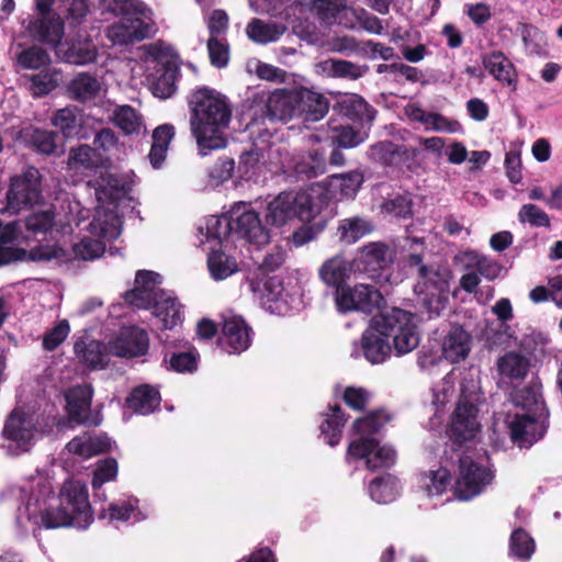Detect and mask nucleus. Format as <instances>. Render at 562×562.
<instances>
[{"instance_id": "1", "label": "nucleus", "mask_w": 562, "mask_h": 562, "mask_svg": "<svg viewBox=\"0 0 562 562\" xmlns=\"http://www.w3.org/2000/svg\"><path fill=\"white\" fill-rule=\"evenodd\" d=\"M188 103L190 130L200 154L206 156L212 150L225 148V131L232 117L227 98L214 89L202 87L190 94Z\"/></svg>"}, {"instance_id": "2", "label": "nucleus", "mask_w": 562, "mask_h": 562, "mask_svg": "<svg viewBox=\"0 0 562 562\" xmlns=\"http://www.w3.org/2000/svg\"><path fill=\"white\" fill-rule=\"evenodd\" d=\"M405 261L416 268L419 280L415 293L429 317L439 316L447 307L450 294L452 273L447 267H427L423 263L426 250L423 238H406L403 246Z\"/></svg>"}, {"instance_id": "3", "label": "nucleus", "mask_w": 562, "mask_h": 562, "mask_svg": "<svg viewBox=\"0 0 562 562\" xmlns=\"http://www.w3.org/2000/svg\"><path fill=\"white\" fill-rule=\"evenodd\" d=\"M101 7L121 16L106 30V37L114 45L134 44L157 32L153 10L140 0H102Z\"/></svg>"}, {"instance_id": "4", "label": "nucleus", "mask_w": 562, "mask_h": 562, "mask_svg": "<svg viewBox=\"0 0 562 562\" xmlns=\"http://www.w3.org/2000/svg\"><path fill=\"white\" fill-rule=\"evenodd\" d=\"M327 205V192L321 184H313L299 192H281L266 209V223L281 227L294 218L310 222Z\"/></svg>"}, {"instance_id": "5", "label": "nucleus", "mask_w": 562, "mask_h": 562, "mask_svg": "<svg viewBox=\"0 0 562 562\" xmlns=\"http://www.w3.org/2000/svg\"><path fill=\"white\" fill-rule=\"evenodd\" d=\"M515 403L525 408L527 413L516 414L508 422L510 437L520 447L531 446L546 432L544 419L548 413L544 401L539 390L526 387L515 396Z\"/></svg>"}, {"instance_id": "6", "label": "nucleus", "mask_w": 562, "mask_h": 562, "mask_svg": "<svg viewBox=\"0 0 562 562\" xmlns=\"http://www.w3.org/2000/svg\"><path fill=\"white\" fill-rule=\"evenodd\" d=\"M121 218L112 207L98 206L88 229L99 239L85 237L75 244L72 247L75 258L81 260L99 258L104 252V243L117 238L121 235Z\"/></svg>"}, {"instance_id": "7", "label": "nucleus", "mask_w": 562, "mask_h": 562, "mask_svg": "<svg viewBox=\"0 0 562 562\" xmlns=\"http://www.w3.org/2000/svg\"><path fill=\"white\" fill-rule=\"evenodd\" d=\"M379 330L392 339V349L397 356L415 350L420 342L418 319L412 312L392 308L378 316Z\"/></svg>"}, {"instance_id": "8", "label": "nucleus", "mask_w": 562, "mask_h": 562, "mask_svg": "<svg viewBox=\"0 0 562 562\" xmlns=\"http://www.w3.org/2000/svg\"><path fill=\"white\" fill-rule=\"evenodd\" d=\"M38 437V423L34 414L22 408H14L9 414L2 428V438L10 454L20 456L30 451Z\"/></svg>"}, {"instance_id": "9", "label": "nucleus", "mask_w": 562, "mask_h": 562, "mask_svg": "<svg viewBox=\"0 0 562 562\" xmlns=\"http://www.w3.org/2000/svg\"><path fill=\"white\" fill-rule=\"evenodd\" d=\"M16 520L23 529L76 527L74 514L60 505V503L57 506L50 505L47 508H43L40 499H33L32 497L19 507Z\"/></svg>"}, {"instance_id": "10", "label": "nucleus", "mask_w": 562, "mask_h": 562, "mask_svg": "<svg viewBox=\"0 0 562 562\" xmlns=\"http://www.w3.org/2000/svg\"><path fill=\"white\" fill-rule=\"evenodd\" d=\"M334 301L340 313L361 312L371 314L381 306L383 296L380 291L371 284L357 283L350 285L346 283L335 291Z\"/></svg>"}, {"instance_id": "11", "label": "nucleus", "mask_w": 562, "mask_h": 562, "mask_svg": "<svg viewBox=\"0 0 562 562\" xmlns=\"http://www.w3.org/2000/svg\"><path fill=\"white\" fill-rule=\"evenodd\" d=\"M16 238V231L13 225H7L0 233V266L12 261L30 259L32 261H49L53 259L64 260L66 250L58 245H40L26 252L23 249L11 247L10 244Z\"/></svg>"}, {"instance_id": "12", "label": "nucleus", "mask_w": 562, "mask_h": 562, "mask_svg": "<svg viewBox=\"0 0 562 562\" xmlns=\"http://www.w3.org/2000/svg\"><path fill=\"white\" fill-rule=\"evenodd\" d=\"M493 481V473L470 458L460 461V473L456 482L454 493L461 501H469L483 492Z\"/></svg>"}, {"instance_id": "13", "label": "nucleus", "mask_w": 562, "mask_h": 562, "mask_svg": "<svg viewBox=\"0 0 562 562\" xmlns=\"http://www.w3.org/2000/svg\"><path fill=\"white\" fill-rule=\"evenodd\" d=\"M59 503L75 516L76 528L85 529L92 520L88 491L80 481L65 482L60 493Z\"/></svg>"}, {"instance_id": "14", "label": "nucleus", "mask_w": 562, "mask_h": 562, "mask_svg": "<svg viewBox=\"0 0 562 562\" xmlns=\"http://www.w3.org/2000/svg\"><path fill=\"white\" fill-rule=\"evenodd\" d=\"M348 458L362 459L370 470L390 468L395 463L396 451L391 446H380L370 438H359L348 447Z\"/></svg>"}, {"instance_id": "15", "label": "nucleus", "mask_w": 562, "mask_h": 562, "mask_svg": "<svg viewBox=\"0 0 562 562\" xmlns=\"http://www.w3.org/2000/svg\"><path fill=\"white\" fill-rule=\"evenodd\" d=\"M160 276L153 271H138L135 286L125 294V301L137 308H153L166 295L159 288Z\"/></svg>"}, {"instance_id": "16", "label": "nucleus", "mask_w": 562, "mask_h": 562, "mask_svg": "<svg viewBox=\"0 0 562 562\" xmlns=\"http://www.w3.org/2000/svg\"><path fill=\"white\" fill-rule=\"evenodd\" d=\"M148 336L142 328L123 327L108 345L110 352L115 357H139L148 349Z\"/></svg>"}, {"instance_id": "17", "label": "nucleus", "mask_w": 562, "mask_h": 562, "mask_svg": "<svg viewBox=\"0 0 562 562\" xmlns=\"http://www.w3.org/2000/svg\"><path fill=\"white\" fill-rule=\"evenodd\" d=\"M481 429L477 408L467 400L459 402L451 423V437L457 441L473 439Z\"/></svg>"}, {"instance_id": "18", "label": "nucleus", "mask_w": 562, "mask_h": 562, "mask_svg": "<svg viewBox=\"0 0 562 562\" xmlns=\"http://www.w3.org/2000/svg\"><path fill=\"white\" fill-rule=\"evenodd\" d=\"M74 352L77 361L91 370L105 368L112 357L109 345L89 337L76 340Z\"/></svg>"}, {"instance_id": "19", "label": "nucleus", "mask_w": 562, "mask_h": 562, "mask_svg": "<svg viewBox=\"0 0 562 562\" xmlns=\"http://www.w3.org/2000/svg\"><path fill=\"white\" fill-rule=\"evenodd\" d=\"M25 30L33 40L57 48L64 36V22L59 15H38L29 19Z\"/></svg>"}, {"instance_id": "20", "label": "nucleus", "mask_w": 562, "mask_h": 562, "mask_svg": "<svg viewBox=\"0 0 562 562\" xmlns=\"http://www.w3.org/2000/svg\"><path fill=\"white\" fill-rule=\"evenodd\" d=\"M355 272V262L342 254L326 259L318 268V278L328 288L338 290L344 286Z\"/></svg>"}, {"instance_id": "21", "label": "nucleus", "mask_w": 562, "mask_h": 562, "mask_svg": "<svg viewBox=\"0 0 562 562\" xmlns=\"http://www.w3.org/2000/svg\"><path fill=\"white\" fill-rule=\"evenodd\" d=\"M251 291L258 302L271 313H282L284 300V288L278 277H267L250 284Z\"/></svg>"}, {"instance_id": "22", "label": "nucleus", "mask_w": 562, "mask_h": 562, "mask_svg": "<svg viewBox=\"0 0 562 562\" xmlns=\"http://www.w3.org/2000/svg\"><path fill=\"white\" fill-rule=\"evenodd\" d=\"M93 390L91 385L82 384L69 389L66 394V409L69 418L77 424H91V401ZM94 424H98L94 422Z\"/></svg>"}, {"instance_id": "23", "label": "nucleus", "mask_w": 562, "mask_h": 562, "mask_svg": "<svg viewBox=\"0 0 562 562\" xmlns=\"http://www.w3.org/2000/svg\"><path fill=\"white\" fill-rule=\"evenodd\" d=\"M353 3L355 0H315L313 9L327 23H338L347 29H355Z\"/></svg>"}, {"instance_id": "24", "label": "nucleus", "mask_w": 562, "mask_h": 562, "mask_svg": "<svg viewBox=\"0 0 562 562\" xmlns=\"http://www.w3.org/2000/svg\"><path fill=\"white\" fill-rule=\"evenodd\" d=\"M234 218L236 232L251 244L266 245L270 235L262 226L258 213L247 209L246 205L238 206Z\"/></svg>"}, {"instance_id": "25", "label": "nucleus", "mask_w": 562, "mask_h": 562, "mask_svg": "<svg viewBox=\"0 0 562 562\" xmlns=\"http://www.w3.org/2000/svg\"><path fill=\"white\" fill-rule=\"evenodd\" d=\"M250 328L238 316H229L224 319L221 345L228 353H240L250 345Z\"/></svg>"}, {"instance_id": "26", "label": "nucleus", "mask_w": 562, "mask_h": 562, "mask_svg": "<svg viewBox=\"0 0 562 562\" xmlns=\"http://www.w3.org/2000/svg\"><path fill=\"white\" fill-rule=\"evenodd\" d=\"M56 54L65 63L86 65L97 59L98 50L90 38L79 35L70 43H60Z\"/></svg>"}, {"instance_id": "27", "label": "nucleus", "mask_w": 562, "mask_h": 562, "mask_svg": "<svg viewBox=\"0 0 562 562\" xmlns=\"http://www.w3.org/2000/svg\"><path fill=\"white\" fill-rule=\"evenodd\" d=\"M472 338L462 326L453 325L441 344L442 356L451 363L464 360L471 350Z\"/></svg>"}, {"instance_id": "28", "label": "nucleus", "mask_w": 562, "mask_h": 562, "mask_svg": "<svg viewBox=\"0 0 562 562\" xmlns=\"http://www.w3.org/2000/svg\"><path fill=\"white\" fill-rule=\"evenodd\" d=\"M297 88L276 90L267 101L268 115L279 121H288L297 116Z\"/></svg>"}, {"instance_id": "29", "label": "nucleus", "mask_w": 562, "mask_h": 562, "mask_svg": "<svg viewBox=\"0 0 562 562\" xmlns=\"http://www.w3.org/2000/svg\"><path fill=\"white\" fill-rule=\"evenodd\" d=\"M379 330L378 317L362 334L361 347L363 355L371 363H382L390 356L392 347Z\"/></svg>"}, {"instance_id": "30", "label": "nucleus", "mask_w": 562, "mask_h": 562, "mask_svg": "<svg viewBox=\"0 0 562 562\" xmlns=\"http://www.w3.org/2000/svg\"><path fill=\"white\" fill-rule=\"evenodd\" d=\"M297 116L304 117L305 121H319L328 112L326 98L307 88H297Z\"/></svg>"}, {"instance_id": "31", "label": "nucleus", "mask_w": 562, "mask_h": 562, "mask_svg": "<svg viewBox=\"0 0 562 562\" xmlns=\"http://www.w3.org/2000/svg\"><path fill=\"white\" fill-rule=\"evenodd\" d=\"M484 68L492 75L497 81L510 86L513 90H516V71L513 63L501 52H493L486 54L483 57Z\"/></svg>"}, {"instance_id": "32", "label": "nucleus", "mask_w": 562, "mask_h": 562, "mask_svg": "<svg viewBox=\"0 0 562 562\" xmlns=\"http://www.w3.org/2000/svg\"><path fill=\"white\" fill-rule=\"evenodd\" d=\"M456 259L464 270H473L488 280L496 279L502 271L497 262L473 250L463 251Z\"/></svg>"}, {"instance_id": "33", "label": "nucleus", "mask_w": 562, "mask_h": 562, "mask_svg": "<svg viewBox=\"0 0 562 562\" xmlns=\"http://www.w3.org/2000/svg\"><path fill=\"white\" fill-rule=\"evenodd\" d=\"M111 448V441L106 436H89L82 435L74 438L67 443L70 453L78 454L82 458H91L95 454L103 453Z\"/></svg>"}, {"instance_id": "34", "label": "nucleus", "mask_w": 562, "mask_h": 562, "mask_svg": "<svg viewBox=\"0 0 562 562\" xmlns=\"http://www.w3.org/2000/svg\"><path fill=\"white\" fill-rule=\"evenodd\" d=\"M37 189L29 181L23 179H13L8 191V207L13 212H19L38 199Z\"/></svg>"}, {"instance_id": "35", "label": "nucleus", "mask_w": 562, "mask_h": 562, "mask_svg": "<svg viewBox=\"0 0 562 562\" xmlns=\"http://www.w3.org/2000/svg\"><path fill=\"white\" fill-rule=\"evenodd\" d=\"M530 369V359L518 351H508L497 360V370L503 378L522 380Z\"/></svg>"}, {"instance_id": "36", "label": "nucleus", "mask_w": 562, "mask_h": 562, "mask_svg": "<svg viewBox=\"0 0 562 562\" xmlns=\"http://www.w3.org/2000/svg\"><path fill=\"white\" fill-rule=\"evenodd\" d=\"M102 90L98 78L87 74H78L69 83L68 91L72 99L86 102L93 100Z\"/></svg>"}, {"instance_id": "37", "label": "nucleus", "mask_w": 562, "mask_h": 562, "mask_svg": "<svg viewBox=\"0 0 562 562\" xmlns=\"http://www.w3.org/2000/svg\"><path fill=\"white\" fill-rule=\"evenodd\" d=\"M285 30L286 27L283 24L254 19L248 23L246 33L252 42L268 44L278 41Z\"/></svg>"}, {"instance_id": "38", "label": "nucleus", "mask_w": 562, "mask_h": 562, "mask_svg": "<svg viewBox=\"0 0 562 562\" xmlns=\"http://www.w3.org/2000/svg\"><path fill=\"white\" fill-rule=\"evenodd\" d=\"M128 407L134 412L147 415L155 411L160 404L159 392L148 385L136 387L127 398Z\"/></svg>"}, {"instance_id": "39", "label": "nucleus", "mask_w": 562, "mask_h": 562, "mask_svg": "<svg viewBox=\"0 0 562 562\" xmlns=\"http://www.w3.org/2000/svg\"><path fill=\"white\" fill-rule=\"evenodd\" d=\"M154 315L165 329L173 328L181 321V305L170 293L156 302Z\"/></svg>"}, {"instance_id": "40", "label": "nucleus", "mask_w": 562, "mask_h": 562, "mask_svg": "<svg viewBox=\"0 0 562 562\" xmlns=\"http://www.w3.org/2000/svg\"><path fill=\"white\" fill-rule=\"evenodd\" d=\"M112 122L126 135L145 131L142 116L131 105H119L112 113Z\"/></svg>"}, {"instance_id": "41", "label": "nucleus", "mask_w": 562, "mask_h": 562, "mask_svg": "<svg viewBox=\"0 0 562 562\" xmlns=\"http://www.w3.org/2000/svg\"><path fill=\"white\" fill-rule=\"evenodd\" d=\"M372 231V224L359 216L344 218L337 227L339 239L345 244H355Z\"/></svg>"}, {"instance_id": "42", "label": "nucleus", "mask_w": 562, "mask_h": 562, "mask_svg": "<svg viewBox=\"0 0 562 562\" xmlns=\"http://www.w3.org/2000/svg\"><path fill=\"white\" fill-rule=\"evenodd\" d=\"M231 227V222L226 217L211 216L207 218L205 227L199 228L200 244H210L209 249H215L221 245V240L225 237Z\"/></svg>"}, {"instance_id": "43", "label": "nucleus", "mask_w": 562, "mask_h": 562, "mask_svg": "<svg viewBox=\"0 0 562 562\" xmlns=\"http://www.w3.org/2000/svg\"><path fill=\"white\" fill-rule=\"evenodd\" d=\"M450 474L447 469L430 470L419 475V487L427 496L441 495L450 484Z\"/></svg>"}, {"instance_id": "44", "label": "nucleus", "mask_w": 562, "mask_h": 562, "mask_svg": "<svg viewBox=\"0 0 562 562\" xmlns=\"http://www.w3.org/2000/svg\"><path fill=\"white\" fill-rule=\"evenodd\" d=\"M371 498L381 504L393 502L400 493V483L397 479L387 474L373 480L369 485Z\"/></svg>"}, {"instance_id": "45", "label": "nucleus", "mask_w": 562, "mask_h": 562, "mask_svg": "<svg viewBox=\"0 0 562 562\" xmlns=\"http://www.w3.org/2000/svg\"><path fill=\"white\" fill-rule=\"evenodd\" d=\"M363 262L373 268H384L393 261V251L382 241H372L361 247Z\"/></svg>"}, {"instance_id": "46", "label": "nucleus", "mask_w": 562, "mask_h": 562, "mask_svg": "<svg viewBox=\"0 0 562 562\" xmlns=\"http://www.w3.org/2000/svg\"><path fill=\"white\" fill-rule=\"evenodd\" d=\"M178 71L177 63L168 61L161 69L159 77L151 83L153 94L160 99L170 98L177 89L176 81Z\"/></svg>"}, {"instance_id": "47", "label": "nucleus", "mask_w": 562, "mask_h": 562, "mask_svg": "<svg viewBox=\"0 0 562 562\" xmlns=\"http://www.w3.org/2000/svg\"><path fill=\"white\" fill-rule=\"evenodd\" d=\"M52 123L66 137H71L79 132L82 125V114L76 108L60 109L54 114Z\"/></svg>"}, {"instance_id": "48", "label": "nucleus", "mask_w": 562, "mask_h": 562, "mask_svg": "<svg viewBox=\"0 0 562 562\" xmlns=\"http://www.w3.org/2000/svg\"><path fill=\"white\" fill-rule=\"evenodd\" d=\"M209 255L207 267L215 280H223L237 271V263L224 252L214 250Z\"/></svg>"}, {"instance_id": "49", "label": "nucleus", "mask_w": 562, "mask_h": 562, "mask_svg": "<svg viewBox=\"0 0 562 562\" xmlns=\"http://www.w3.org/2000/svg\"><path fill=\"white\" fill-rule=\"evenodd\" d=\"M389 420L390 417L385 412L376 411L358 418L353 423L352 428L360 438H369V436L378 432Z\"/></svg>"}, {"instance_id": "50", "label": "nucleus", "mask_w": 562, "mask_h": 562, "mask_svg": "<svg viewBox=\"0 0 562 562\" xmlns=\"http://www.w3.org/2000/svg\"><path fill=\"white\" fill-rule=\"evenodd\" d=\"M323 69L334 77L358 79L366 74L368 68L347 60L328 59L323 63Z\"/></svg>"}, {"instance_id": "51", "label": "nucleus", "mask_w": 562, "mask_h": 562, "mask_svg": "<svg viewBox=\"0 0 562 562\" xmlns=\"http://www.w3.org/2000/svg\"><path fill=\"white\" fill-rule=\"evenodd\" d=\"M331 413L326 417L321 426L322 434L327 437L329 446L334 447L338 445L341 438V429L345 425L346 419L344 418L341 411L338 406L330 409Z\"/></svg>"}, {"instance_id": "52", "label": "nucleus", "mask_w": 562, "mask_h": 562, "mask_svg": "<svg viewBox=\"0 0 562 562\" xmlns=\"http://www.w3.org/2000/svg\"><path fill=\"white\" fill-rule=\"evenodd\" d=\"M535 551L532 538L522 529H516L510 538V552L521 561L528 560Z\"/></svg>"}, {"instance_id": "53", "label": "nucleus", "mask_w": 562, "mask_h": 562, "mask_svg": "<svg viewBox=\"0 0 562 562\" xmlns=\"http://www.w3.org/2000/svg\"><path fill=\"white\" fill-rule=\"evenodd\" d=\"M520 223H528L535 227H550L549 215L539 206L528 203L524 204L518 212Z\"/></svg>"}, {"instance_id": "54", "label": "nucleus", "mask_w": 562, "mask_h": 562, "mask_svg": "<svg viewBox=\"0 0 562 562\" xmlns=\"http://www.w3.org/2000/svg\"><path fill=\"white\" fill-rule=\"evenodd\" d=\"M293 171L297 176L315 177L325 172V159L318 154L310 155L306 159L302 158L293 166Z\"/></svg>"}, {"instance_id": "55", "label": "nucleus", "mask_w": 562, "mask_h": 562, "mask_svg": "<svg viewBox=\"0 0 562 562\" xmlns=\"http://www.w3.org/2000/svg\"><path fill=\"white\" fill-rule=\"evenodd\" d=\"M93 144L109 157H119L121 145L115 133L111 128L101 130L94 137Z\"/></svg>"}, {"instance_id": "56", "label": "nucleus", "mask_w": 562, "mask_h": 562, "mask_svg": "<svg viewBox=\"0 0 562 562\" xmlns=\"http://www.w3.org/2000/svg\"><path fill=\"white\" fill-rule=\"evenodd\" d=\"M94 149L88 145H81L78 148L71 149L68 157V166L71 169H90L95 166Z\"/></svg>"}, {"instance_id": "57", "label": "nucleus", "mask_w": 562, "mask_h": 562, "mask_svg": "<svg viewBox=\"0 0 562 562\" xmlns=\"http://www.w3.org/2000/svg\"><path fill=\"white\" fill-rule=\"evenodd\" d=\"M117 475V463L114 459H105L97 463V468L92 479V487L94 491Z\"/></svg>"}, {"instance_id": "58", "label": "nucleus", "mask_w": 562, "mask_h": 562, "mask_svg": "<svg viewBox=\"0 0 562 562\" xmlns=\"http://www.w3.org/2000/svg\"><path fill=\"white\" fill-rule=\"evenodd\" d=\"M425 128L427 131L431 130V131L439 132V133H450V134H456V133L462 132V126L458 121L446 117L439 113H430L429 114V117L427 120Z\"/></svg>"}, {"instance_id": "59", "label": "nucleus", "mask_w": 562, "mask_h": 562, "mask_svg": "<svg viewBox=\"0 0 562 562\" xmlns=\"http://www.w3.org/2000/svg\"><path fill=\"white\" fill-rule=\"evenodd\" d=\"M331 140L342 148H352L363 142L362 136L350 126H338L333 128Z\"/></svg>"}, {"instance_id": "60", "label": "nucleus", "mask_w": 562, "mask_h": 562, "mask_svg": "<svg viewBox=\"0 0 562 562\" xmlns=\"http://www.w3.org/2000/svg\"><path fill=\"white\" fill-rule=\"evenodd\" d=\"M333 180L338 181L341 195L353 198L363 182V176L358 171L334 176Z\"/></svg>"}, {"instance_id": "61", "label": "nucleus", "mask_w": 562, "mask_h": 562, "mask_svg": "<svg viewBox=\"0 0 562 562\" xmlns=\"http://www.w3.org/2000/svg\"><path fill=\"white\" fill-rule=\"evenodd\" d=\"M18 61L24 68L36 69L48 64L49 57L44 49L31 47L19 55Z\"/></svg>"}, {"instance_id": "62", "label": "nucleus", "mask_w": 562, "mask_h": 562, "mask_svg": "<svg viewBox=\"0 0 562 562\" xmlns=\"http://www.w3.org/2000/svg\"><path fill=\"white\" fill-rule=\"evenodd\" d=\"M70 326L66 319L57 323L43 338V347L46 350L56 349L69 335Z\"/></svg>"}, {"instance_id": "63", "label": "nucleus", "mask_w": 562, "mask_h": 562, "mask_svg": "<svg viewBox=\"0 0 562 562\" xmlns=\"http://www.w3.org/2000/svg\"><path fill=\"white\" fill-rule=\"evenodd\" d=\"M60 12L71 23H80L88 12L86 0H63Z\"/></svg>"}, {"instance_id": "64", "label": "nucleus", "mask_w": 562, "mask_h": 562, "mask_svg": "<svg viewBox=\"0 0 562 562\" xmlns=\"http://www.w3.org/2000/svg\"><path fill=\"white\" fill-rule=\"evenodd\" d=\"M57 86V78L49 72H41L31 77V91L40 97L53 91Z\"/></svg>"}]
</instances>
